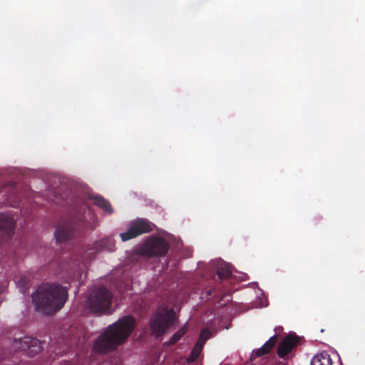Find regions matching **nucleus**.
I'll use <instances>...</instances> for the list:
<instances>
[{"instance_id":"6e6552de","label":"nucleus","mask_w":365,"mask_h":365,"mask_svg":"<svg viewBox=\"0 0 365 365\" xmlns=\"http://www.w3.org/2000/svg\"><path fill=\"white\" fill-rule=\"evenodd\" d=\"M153 230L151 224L145 219H138L131 222L126 232L120 233L122 241L125 242L135 238L143 233H149Z\"/></svg>"},{"instance_id":"6ab92c4d","label":"nucleus","mask_w":365,"mask_h":365,"mask_svg":"<svg viewBox=\"0 0 365 365\" xmlns=\"http://www.w3.org/2000/svg\"><path fill=\"white\" fill-rule=\"evenodd\" d=\"M24 282V283H26V278H25V277H22V278L21 279V280H20V282Z\"/></svg>"},{"instance_id":"f257e3e1","label":"nucleus","mask_w":365,"mask_h":365,"mask_svg":"<svg viewBox=\"0 0 365 365\" xmlns=\"http://www.w3.org/2000/svg\"><path fill=\"white\" fill-rule=\"evenodd\" d=\"M135 326L133 317L124 316L107 327L94 342L93 349L102 354L114 351L130 336Z\"/></svg>"},{"instance_id":"9d476101","label":"nucleus","mask_w":365,"mask_h":365,"mask_svg":"<svg viewBox=\"0 0 365 365\" xmlns=\"http://www.w3.org/2000/svg\"><path fill=\"white\" fill-rule=\"evenodd\" d=\"M212 332L209 329H202L200 331L199 339L194 346L190 356L188 358L189 362H194L199 357L206 341L211 338Z\"/></svg>"},{"instance_id":"f3484780","label":"nucleus","mask_w":365,"mask_h":365,"mask_svg":"<svg viewBox=\"0 0 365 365\" xmlns=\"http://www.w3.org/2000/svg\"><path fill=\"white\" fill-rule=\"evenodd\" d=\"M187 332L185 327L180 328L176 333H175L168 341L169 345H173L177 343L180 339Z\"/></svg>"},{"instance_id":"39448f33","label":"nucleus","mask_w":365,"mask_h":365,"mask_svg":"<svg viewBox=\"0 0 365 365\" xmlns=\"http://www.w3.org/2000/svg\"><path fill=\"white\" fill-rule=\"evenodd\" d=\"M112 299L113 294L110 290L106 287H99L90 293L88 307L93 312L106 314L110 308Z\"/></svg>"},{"instance_id":"9b49d317","label":"nucleus","mask_w":365,"mask_h":365,"mask_svg":"<svg viewBox=\"0 0 365 365\" xmlns=\"http://www.w3.org/2000/svg\"><path fill=\"white\" fill-rule=\"evenodd\" d=\"M299 339L296 336L289 335L286 336L277 346V354L280 358H284L292 349L297 346Z\"/></svg>"},{"instance_id":"1a4fd4ad","label":"nucleus","mask_w":365,"mask_h":365,"mask_svg":"<svg viewBox=\"0 0 365 365\" xmlns=\"http://www.w3.org/2000/svg\"><path fill=\"white\" fill-rule=\"evenodd\" d=\"M15 220L11 214H0V243L11 237L15 229Z\"/></svg>"},{"instance_id":"4468645a","label":"nucleus","mask_w":365,"mask_h":365,"mask_svg":"<svg viewBox=\"0 0 365 365\" xmlns=\"http://www.w3.org/2000/svg\"><path fill=\"white\" fill-rule=\"evenodd\" d=\"M91 199L93 200V202L95 205L101 208L105 212L109 214H112L113 212V210L110 202L103 197L92 196Z\"/></svg>"},{"instance_id":"a211bd4d","label":"nucleus","mask_w":365,"mask_h":365,"mask_svg":"<svg viewBox=\"0 0 365 365\" xmlns=\"http://www.w3.org/2000/svg\"><path fill=\"white\" fill-rule=\"evenodd\" d=\"M215 289H210L207 291V296H212V294L214 293Z\"/></svg>"},{"instance_id":"423d86ee","label":"nucleus","mask_w":365,"mask_h":365,"mask_svg":"<svg viewBox=\"0 0 365 365\" xmlns=\"http://www.w3.org/2000/svg\"><path fill=\"white\" fill-rule=\"evenodd\" d=\"M176 319L174 309L168 307L160 308L150 320L151 332L155 336H162Z\"/></svg>"},{"instance_id":"2eb2a0df","label":"nucleus","mask_w":365,"mask_h":365,"mask_svg":"<svg viewBox=\"0 0 365 365\" xmlns=\"http://www.w3.org/2000/svg\"><path fill=\"white\" fill-rule=\"evenodd\" d=\"M114 242L110 238H103L94 244V248L98 251H108L113 252L114 250Z\"/></svg>"},{"instance_id":"f8f14e48","label":"nucleus","mask_w":365,"mask_h":365,"mask_svg":"<svg viewBox=\"0 0 365 365\" xmlns=\"http://www.w3.org/2000/svg\"><path fill=\"white\" fill-rule=\"evenodd\" d=\"M278 339L277 334L272 336L259 349L252 353V357H259L267 354L274 347Z\"/></svg>"},{"instance_id":"f03ea898","label":"nucleus","mask_w":365,"mask_h":365,"mask_svg":"<svg viewBox=\"0 0 365 365\" xmlns=\"http://www.w3.org/2000/svg\"><path fill=\"white\" fill-rule=\"evenodd\" d=\"M67 299V288L56 283L41 284L32 295L36 310L47 315L59 311Z\"/></svg>"},{"instance_id":"20e7f679","label":"nucleus","mask_w":365,"mask_h":365,"mask_svg":"<svg viewBox=\"0 0 365 365\" xmlns=\"http://www.w3.org/2000/svg\"><path fill=\"white\" fill-rule=\"evenodd\" d=\"M169 249L170 245L164 238L152 236L148 237L143 245L137 247L132 252L130 257L131 260L138 262L141 257H163L167 255Z\"/></svg>"},{"instance_id":"0eeeda50","label":"nucleus","mask_w":365,"mask_h":365,"mask_svg":"<svg viewBox=\"0 0 365 365\" xmlns=\"http://www.w3.org/2000/svg\"><path fill=\"white\" fill-rule=\"evenodd\" d=\"M12 346L25 352L27 355L33 356L38 354L41 349V344L36 338L24 336L20 339H14Z\"/></svg>"},{"instance_id":"ddd939ff","label":"nucleus","mask_w":365,"mask_h":365,"mask_svg":"<svg viewBox=\"0 0 365 365\" xmlns=\"http://www.w3.org/2000/svg\"><path fill=\"white\" fill-rule=\"evenodd\" d=\"M311 365H332V361L330 355L323 351L314 356L311 360Z\"/></svg>"},{"instance_id":"7ed1b4c3","label":"nucleus","mask_w":365,"mask_h":365,"mask_svg":"<svg viewBox=\"0 0 365 365\" xmlns=\"http://www.w3.org/2000/svg\"><path fill=\"white\" fill-rule=\"evenodd\" d=\"M86 208V206L84 204H81L80 207H78V205L75 206V216L70 217L68 219L63 220L59 222L55 232L57 242H66L81 233V230L84 228L82 214Z\"/></svg>"},{"instance_id":"dca6fc26","label":"nucleus","mask_w":365,"mask_h":365,"mask_svg":"<svg viewBox=\"0 0 365 365\" xmlns=\"http://www.w3.org/2000/svg\"><path fill=\"white\" fill-rule=\"evenodd\" d=\"M217 275L220 280L230 278L232 275L230 265L225 262H220L217 268Z\"/></svg>"}]
</instances>
